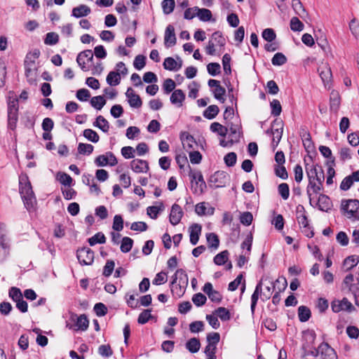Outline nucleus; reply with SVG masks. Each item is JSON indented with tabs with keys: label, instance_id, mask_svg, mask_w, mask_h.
Segmentation results:
<instances>
[{
	"label": "nucleus",
	"instance_id": "1",
	"mask_svg": "<svg viewBox=\"0 0 359 359\" xmlns=\"http://www.w3.org/2000/svg\"><path fill=\"white\" fill-rule=\"evenodd\" d=\"M305 170L309 180V184L306 187V194L311 201L313 194H318L323 190L325 175L321 166H318V165H309V163H306Z\"/></svg>",
	"mask_w": 359,
	"mask_h": 359
},
{
	"label": "nucleus",
	"instance_id": "2",
	"mask_svg": "<svg viewBox=\"0 0 359 359\" xmlns=\"http://www.w3.org/2000/svg\"><path fill=\"white\" fill-rule=\"evenodd\" d=\"M20 194L23 200L25 208L32 210L34 208L36 200L30 182L27 175L20 176L19 179Z\"/></svg>",
	"mask_w": 359,
	"mask_h": 359
},
{
	"label": "nucleus",
	"instance_id": "3",
	"mask_svg": "<svg viewBox=\"0 0 359 359\" xmlns=\"http://www.w3.org/2000/svg\"><path fill=\"white\" fill-rule=\"evenodd\" d=\"M341 210L344 216L352 220L359 219V201L357 199L343 200Z\"/></svg>",
	"mask_w": 359,
	"mask_h": 359
},
{
	"label": "nucleus",
	"instance_id": "4",
	"mask_svg": "<svg viewBox=\"0 0 359 359\" xmlns=\"http://www.w3.org/2000/svg\"><path fill=\"white\" fill-rule=\"evenodd\" d=\"M18 100L17 98H9L8 102V127L14 130L18 121Z\"/></svg>",
	"mask_w": 359,
	"mask_h": 359
},
{
	"label": "nucleus",
	"instance_id": "5",
	"mask_svg": "<svg viewBox=\"0 0 359 359\" xmlns=\"http://www.w3.org/2000/svg\"><path fill=\"white\" fill-rule=\"evenodd\" d=\"M229 180V175L224 171L219 170L212 175L209 180L210 186L215 188L223 187Z\"/></svg>",
	"mask_w": 359,
	"mask_h": 359
},
{
	"label": "nucleus",
	"instance_id": "6",
	"mask_svg": "<svg viewBox=\"0 0 359 359\" xmlns=\"http://www.w3.org/2000/svg\"><path fill=\"white\" fill-rule=\"evenodd\" d=\"M77 259L82 265H91L94 261V252L89 248H83L77 250Z\"/></svg>",
	"mask_w": 359,
	"mask_h": 359
},
{
	"label": "nucleus",
	"instance_id": "7",
	"mask_svg": "<svg viewBox=\"0 0 359 359\" xmlns=\"http://www.w3.org/2000/svg\"><path fill=\"white\" fill-rule=\"evenodd\" d=\"M332 310L334 313H339L341 311H346L352 312L355 310L352 303L346 298H343L341 300H334L331 304Z\"/></svg>",
	"mask_w": 359,
	"mask_h": 359
},
{
	"label": "nucleus",
	"instance_id": "8",
	"mask_svg": "<svg viewBox=\"0 0 359 359\" xmlns=\"http://www.w3.org/2000/svg\"><path fill=\"white\" fill-rule=\"evenodd\" d=\"M93 57L94 55L91 50H86L79 53L76 62L83 71L87 72L89 70V67L86 66V63L92 62Z\"/></svg>",
	"mask_w": 359,
	"mask_h": 359
},
{
	"label": "nucleus",
	"instance_id": "9",
	"mask_svg": "<svg viewBox=\"0 0 359 359\" xmlns=\"http://www.w3.org/2000/svg\"><path fill=\"white\" fill-rule=\"evenodd\" d=\"M319 75L325 87H330V83L332 78L330 67L327 64H323L318 69Z\"/></svg>",
	"mask_w": 359,
	"mask_h": 359
},
{
	"label": "nucleus",
	"instance_id": "10",
	"mask_svg": "<svg viewBox=\"0 0 359 359\" xmlns=\"http://www.w3.org/2000/svg\"><path fill=\"white\" fill-rule=\"evenodd\" d=\"M177 39L173 25H168L165 30L164 44L166 48H170L176 44Z\"/></svg>",
	"mask_w": 359,
	"mask_h": 359
},
{
	"label": "nucleus",
	"instance_id": "11",
	"mask_svg": "<svg viewBox=\"0 0 359 359\" xmlns=\"http://www.w3.org/2000/svg\"><path fill=\"white\" fill-rule=\"evenodd\" d=\"M183 215L184 212L182 208L178 204H173L169 216L170 222L174 226L178 224Z\"/></svg>",
	"mask_w": 359,
	"mask_h": 359
},
{
	"label": "nucleus",
	"instance_id": "12",
	"mask_svg": "<svg viewBox=\"0 0 359 359\" xmlns=\"http://www.w3.org/2000/svg\"><path fill=\"white\" fill-rule=\"evenodd\" d=\"M189 176L193 180H196V182H198L199 184V189H195V194L201 195L203 193H204L207 185L206 183L203 179V175L201 171L197 170L192 172L191 171L189 173Z\"/></svg>",
	"mask_w": 359,
	"mask_h": 359
},
{
	"label": "nucleus",
	"instance_id": "13",
	"mask_svg": "<svg viewBox=\"0 0 359 359\" xmlns=\"http://www.w3.org/2000/svg\"><path fill=\"white\" fill-rule=\"evenodd\" d=\"M126 96L128 98V103L131 107L140 108L142 105V101L140 97L135 93L132 88H128Z\"/></svg>",
	"mask_w": 359,
	"mask_h": 359
},
{
	"label": "nucleus",
	"instance_id": "14",
	"mask_svg": "<svg viewBox=\"0 0 359 359\" xmlns=\"http://www.w3.org/2000/svg\"><path fill=\"white\" fill-rule=\"evenodd\" d=\"M318 351L324 355L323 359H337V355L335 351L325 342H323L320 344L318 348Z\"/></svg>",
	"mask_w": 359,
	"mask_h": 359
},
{
	"label": "nucleus",
	"instance_id": "15",
	"mask_svg": "<svg viewBox=\"0 0 359 359\" xmlns=\"http://www.w3.org/2000/svg\"><path fill=\"white\" fill-rule=\"evenodd\" d=\"M132 170L137 173L147 172L149 170V165L146 161L141 159H134L130 162Z\"/></svg>",
	"mask_w": 359,
	"mask_h": 359
},
{
	"label": "nucleus",
	"instance_id": "16",
	"mask_svg": "<svg viewBox=\"0 0 359 359\" xmlns=\"http://www.w3.org/2000/svg\"><path fill=\"white\" fill-rule=\"evenodd\" d=\"M180 140L184 149L187 151L194 149V144H196L194 137L187 132H182L180 134Z\"/></svg>",
	"mask_w": 359,
	"mask_h": 359
},
{
	"label": "nucleus",
	"instance_id": "17",
	"mask_svg": "<svg viewBox=\"0 0 359 359\" xmlns=\"http://www.w3.org/2000/svg\"><path fill=\"white\" fill-rule=\"evenodd\" d=\"M184 100L185 94L181 89L175 90L170 98V102L177 107H182Z\"/></svg>",
	"mask_w": 359,
	"mask_h": 359
},
{
	"label": "nucleus",
	"instance_id": "18",
	"mask_svg": "<svg viewBox=\"0 0 359 359\" xmlns=\"http://www.w3.org/2000/svg\"><path fill=\"white\" fill-rule=\"evenodd\" d=\"M201 233V226L198 224H194L189 227L190 243L195 245L199 240V236Z\"/></svg>",
	"mask_w": 359,
	"mask_h": 359
},
{
	"label": "nucleus",
	"instance_id": "19",
	"mask_svg": "<svg viewBox=\"0 0 359 359\" xmlns=\"http://www.w3.org/2000/svg\"><path fill=\"white\" fill-rule=\"evenodd\" d=\"M297 219L301 227H306L309 225L308 218L306 215V210L303 205H299L297 207Z\"/></svg>",
	"mask_w": 359,
	"mask_h": 359
},
{
	"label": "nucleus",
	"instance_id": "20",
	"mask_svg": "<svg viewBox=\"0 0 359 359\" xmlns=\"http://www.w3.org/2000/svg\"><path fill=\"white\" fill-rule=\"evenodd\" d=\"M91 12L90 8L86 5L81 4L74 7L72 11V15L76 18H80L88 15Z\"/></svg>",
	"mask_w": 359,
	"mask_h": 359
},
{
	"label": "nucleus",
	"instance_id": "21",
	"mask_svg": "<svg viewBox=\"0 0 359 359\" xmlns=\"http://www.w3.org/2000/svg\"><path fill=\"white\" fill-rule=\"evenodd\" d=\"M262 279L256 285L255 290L251 296V306L250 309L252 313H255V307L259 299V295L262 294Z\"/></svg>",
	"mask_w": 359,
	"mask_h": 359
},
{
	"label": "nucleus",
	"instance_id": "22",
	"mask_svg": "<svg viewBox=\"0 0 359 359\" xmlns=\"http://www.w3.org/2000/svg\"><path fill=\"white\" fill-rule=\"evenodd\" d=\"M187 285H180L177 282L172 280L170 283V290L175 297L180 298L183 296L186 291Z\"/></svg>",
	"mask_w": 359,
	"mask_h": 359
},
{
	"label": "nucleus",
	"instance_id": "23",
	"mask_svg": "<svg viewBox=\"0 0 359 359\" xmlns=\"http://www.w3.org/2000/svg\"><path fill=\"white\" fill-rule=\"evenodd\" d=\"M163 67L169 71H178L182 67V60L180 64L171 57H168L164 60Z\"/></svg>",
	"mask_w": 359,
	"mask_h": 359
},
{
	"label": "nucleus",
	"instance_id": "24",
	"mask_svg": "<svg viewBox=\"0 0 359 359\" xmlns=\"http://www.w3.org/2000/svg\"><path fill=\"white\" fill-rule=\"evenodd\" d=\"M177 280L178 283H180V285H184L187 286L188 285V276L185 271L182 269H177L172 276V280H174L175 283L177 282Z\"/></svg>",
	"mask_w": 359,
	"mask_h": 359
},
{
	"label": "nucleus",
	"instance_id": "25",
	"mask_svg": "<svg viewBox=\"0 0 359 359\" xmlns=\"http://www.w3.org/2000/svg\"><path fill=\"white\" fill-rule=\"evenodd\" d=\"M0 247L5 250L10 248L6 236V226L3 223H0Z\"/></svg>",
	"mask_w": 359,
	"mask_h": 359
},
{
	"label": "nucleus",
	"instance_id": "26",
	"mask_svg": "<svg viewBox=\"0 0 359 359\" xmlns=\"http://www.w3.org/2000/svg\"><path fill=\"white\" fill-rule=\"evenodd\" d=\"M194 10L196 11V16H198L201 21H210L212 17V13L209 9L194 7Z\"/></svg>",
	"mask_w": 359,
	"mask_h": 359
},
{
	"label": "nucleus",
	"instance_id": "27",
	"mask_svg": "<svg viewBox=\"0 0 359 359\" xmlns=\"http://www.w3.org/2000/svg\"><path fill=\"white\" fill-rule=\"evenodd\" d=\"M318 208L320 210L327 211L331 208V201L325 194H320L318 200Z\"/></svg>",
	"mask_w": 359,
	"mask_h": 359
},
{
	"label": "nucleus",
	"instance_id": "28",
	"mask_svg": "<svg viewBox=\"0 0 359 359\" xmlns=\"http://www.w3.org/2000/svg\"><path fill=\"white\" fill-rule=\"evenodd\" d=\"M95 127H97L104 133H107L109 130V123L107 120L102 116L100 115L96 118L95 121L93 123Z\"/></svg>",
	"mask_w": 359,
	"mask_h": 359
},
{
	"label": "nucleus",
	"instance_id": "29",
	"mask_svg": "<svg viewBox=\"0 0 359 359\" xmlns=\"http://www.w3.org/2000/svg\"><path fill=\"white\" fill-rule=\"evenodd\" d=\"M186 348L191 353L198 352L201 347V343L197 338H191L186 343Z\"/></svg>",
	"mask_w": 359,
	"mask_h": 359
},
{
	"label": "nucleus",
	"instance_id": "30",
	"mask_svg": "<svg viewBox=\"0 0 359 359\" xmlns=\"http://www.w3.org/2000/svg\"><path fill=\"white\" fill-rule=\"evenodd\" d=\"M330 102V109L337 111L340 105V96L337 91L331 92Z\"/></svg>",
	"mask_w": 359,
	"mask_h": 359
},
{
	"label": "nucleus",
	"instance_id": "31",
	"mask_svg": "<svg viewBox=\"0 0 359 359\" xmlns=\"http://www.w3.org/2000/svg\"><path fill=\"white\" fill-rule=\"evenodd\" d=\"M158 206H149L147 209V215L151 218V219H156L158 217V215L160 212L163 211L164 210V205L162 202H159Z\"/></svg>",
	"mask_w": 359,
	"mask_h": 359
},
{
	"label": "nucleus",
	"instance_id": "32",
	"mask_svg": "<svg viewBox=\"0 0 359 359\" xmlns=\"http://www.w3.org/2000/svg\"><path fill=\"white\" fill-rule=\"evenodd\" d=\"M311 311L306 306H300L298 308V317L301 322H306L311 318Z\"/></svg>",
	"mask_w": 359,
	"mask_h": 359
},
{
	"label": "nucleus",
	"instance_id": "33",
	"mask_svg": "<svg viewBox=\"0 0 359 359\" xmlns=\"http://www.w3.org/2000/svg\"><path fill=\"white\" fill-rule=\"evenodd\" d=\"M219 109L215 105H210L203 113V115L205 118L208 119H213L216 117V116L219 114Z\"/></svg>",
	"mask_w": 359,
	"mask_h": 359
},
{
	"label": "nucleus",
	"instance_id": "34",
	"mask_svg": "<svg viewBox=\"0 0 359 359\" xmlns=\"http://www.w3.org/2000/svg\"><path fill=\"white\" fill-rule=\"evenodd\" d=\"M121 75L118 72H114V71H111L110 72L107 76V83L109 85V86H117L121 82Z\"/></svg>",
	"mask_w": 359,
	"mask_h": 359
},
{
	"label": "nucleus",
	"instance_id": "35",
	"mask_svg": "<svg viewBox=\"0 0 359 359\" xmlns=\"http://www.w3.org/2000/svg\"><path fill=\"white\" fill-rule=\"evenodd\" d=\"M359 262L358 255H351L346 258L344 261V266L346 271L352 269Z\"/></svg>",
	"mask_w": 359,
	"mask_h": 359
},
{
	"label": "nucleus",
	"instance_id": "36",
	"mask_svg": "<svg viewBox=\"0 0 359 359\" xmlns=\"http://www.w3.org/2000/svg\"><path fill=\"white\" fill-rule=\"evenodd\" d=\"M76 326L78 330L86 331L89 326V320L85 314H82L77 317L76 321Z\"/></svg>",
	"mask_w": 359,
	"mask_h": 359
},
{
	"label": "nucleus",
	"instance_id": "37",
	"mask_svg": "<svg viewBox=\"0 0 359 359\" xmlns=\"http://www.w3.org/2000/svg\"><path fill=\"white\" fill-rule=\"evenodd\" d=\"M210 130L213 133H217L222 137H225L228 132V128L219 123L214 122L210 125Z\"/></svg>",
	"mask_w": 359,
	"mask_h": 359
},
{
	"label": "nucleus",
	"instance_id": "38",
	"mask_svg": "<svg viewBox=\"0 0 359 359\" xmlns=\"http://www.w3.org/2000/svg\"><path fill=\"white\" fill-rule=\"evenodd\" d=\"M90 102L91 106L97 110H101L106 104V100L102 95L93 97Z\"/></svg>",
	"mask_w": 359,
	"mask_h": 359
},
{
	"label": "nucleus",
	"instance_id": "39",
	"mask_svg": "<svg viewBox=\"0 0 359 359\" xmlns=\"http://www.w3.org/2000/svg\"><path fill=\"white\" fill-rule=\"evenodd\" d=\"M40 56V50L39 49H34L32 51L28 53L25 58V65L34 66L35 64V60Z\"/></svg>",
	"mask_w": 359,
	"mask_h": 359
},
{
	"label": "nucleus",
	"instance_id": "40",
	"mask_svg": "<svg viewBox=\"0 0 359 359\" xmlns=\"http://www.w3.org/2000/svg\"><path fill=\"white\" fill-rule=\"evenodd\" d=\"M207 242L210 248L217 249L219 245V240L214 233H208L206 236Z\"/></svg>",
	"mask_w": 359,
	"mask_h": 359
},
{
	"label": "nucleus",
	"instance_id": "41",
	"mask_svg": "<svg viewBox=\"0 0 359 359\" xmlns=\"http://www.w3.org/2000/svg\"><path fill=\"white\" fill-rule=\"evenodd\" d=\"M212 93L216 100L219 101L222 103H224L226 100L224 97V95L226 93V90L221 85L217 86V88L212 90Z\"/></svg>",
	"mask_w": 359,
	"mask_h": 359
},
{
	"label": "nucleus",
	"instance_id": "42",
	"mask_svg": "<svg viewBox=\"0 0 359 359\" xmlns=\"http://www.w3.org/2000/svg\"><path fill=\"white\" fill-rule=\"evenodd\" d=\"M106 242V238L102 232L95 233L93 236L88 238L90 245L93 246L97 243L103 244Z\"/></svg>",
	"mask_w": 359,
	"mask_h": 359
},
{
	"label": "nucleus",
	"instance_id": "43",
	"mask_svg": "<svg viewBox=\"0 0 359 359\" xmlns=\"http://www.w3.org/2000/svg\"><path fill=\"white\" fill-rule=\"evenodd\" d=\"M228 256V250H224L214 257V263L219 266L223 265L227 262Z\"/></svg>",
	"mask_w": 359,
	"mask_h": 359
},
{
	"label": "nucleus",
	"instance_id": "44",
	"mask_svg": "<svg viewBox=\"0 0 359 359\" xmlns=\"http://www.w3.org/2000/svg\"><path fill=\"white\" fill-rule=\"evenodd\" d=\"M287 286V283L285 278H283L282 287L281 288H278V291H277L272 297V303L274 305H278L280 302V292H283Z\"/></svg>",
	"mask_w": 359,
	"mask_h": 359
},
{
	"label": "nucleus",
	"instance_id": "45",
	"mask_svg": "<svg viewBox=\"0 0 359 359\" xmlns=\"http://www.w3.org/2000/svg\"><path fill=\"white\" fill-rule=\"evenodd\" d=\"M215 313L222 320H229L231 318L229 311L224 307H219L215 311Z\"/></svg>",
	"mask_w": 359,
	"mask_h": 359
},
{
	"label": "nucleus",
	"instance_id": "46",
	"mask_svg": "<svg viewBox=\"0 0 359 359\" xmlns=\"http://www.w3.org/2000/svg\"><path fill=\"white\" fill-rule=\"evenodd\" d=\"M271 134L273 135L272 146L273 149H275L281 140L283 135V127L275 130L271 129Z\"/></svg>",
	"mask_w": 359,
	"mask_h": 359
},
{
	"label": "nucleus",
	"instance_id": "47",
	"mask_svg": "<svg viewBox=\"0 0 359 359\" xmlns=\"http://www.w3.org/2000/svg\"><path fill=\"white\" fill-rule=\"evenodd\" d=\"M133 241L129 237H123L121 245V251L126 253L130 251L133 248Z\"/></svg>",
	"mask_w": 359,
	"mask_h": 359
},
{
	"label": "nucleus",
	"instance_id": "48",
	"mask_svg": "<svg viewBox=\"0 0 359 359\" xmlns=\"http://www.w3.org/2000/svg\"><path fill=\"white\" fill-rule=\"evenodd\" d=\"M94 147L90 144L79 143L78 145V152L80 154L90 155L93 151Z\"/></svg>",
	"mask_w": 359,
	"mask_h": 359
},
{
	"label": "nucleus",
	"instance_id": "49",
	"mask_svg": "<svg viewBox=\"0 0 359 359\" xmlns=\"http://www.w3.org/2000/svg\"><path fill=\"white\" fill-rule=\"evenodd\" d=\"M161 5L163 13L166 15H168L173 11L175 2V0H163Z\"/></svg>",
	"mask_w": 359,
	"mask_h": 359
},
{
	"label": "nucleus",
	"instance_id": "50",
	"mask_svg": "<svg viewBox=\"0 0 359 359\" xmlns=\"http://www.w3.org/2000/svg\"><path fill=\"white\" fill-rule=\"evenodd\" d=\"M83 136L89 141L96 143L99 141L98 134L92 129H86L83 130Z\"/></svg>",
	"mask_w": 359,
	"mask_h": 359
},
{
	"label": "nucleus",
	"instance_id": "51",
	"mask_svg": "<svg viewBox=\"0 0 359 359\" xmlns=\"http://www.w3.org/2000/svg\"><path fill=\"white\" fill-rule=\"evenodd\" d=\"M287 58L282 53H276L272 57L271 62L274 66H281L286 63Z\"/></svg>",
	"mask_w": 359,
	"mask_h": 359
},
{
	"label": "nucleus",
	"instance_id": "52",
	"mask_svg": "<svg viewBox=\"0 0 359 359\" xmlns=\"http://www.w3.org/2000/svg\"><path fill=\"white\" fill-rule=\"evenodd\" d=\"M57 177V180L65 186H71L73 181L71 176L65 172H59Z\"/></svg>",
	"mask_w": 359,
	"mask_h": 359
},
{
	"label": "nucleus",
	"instance_id": "53",
	"mask_svg": "<svg viewBox=\"0 0 359 359\" xmlns=\"http://www.w3.org/2000/svg\"><path fill=\"white\" fill-rule=\"evenodd\" d=\"M59 41V36L55 32H48L46 34L44 39V43L46 45H55Z\"/></svg>",
	"mask_w": 359,
	"mask_h": 359
},
{
	"label": "nucleus",
	"instance_id": "54",
	"mask_svg": "<svg viewBox=\"0 0 359 359\" xmlns=\"http://www.w3.org/2000/svg\"><path fill=\"white\" fill-rule=\"evenodd\" d=\"M176 84L172 79H166L163 84V89L165 94H169L175 90Z\"/></svg>",
	"mask_w": 359,
	"mask_h": 359
},
{
	"label": "nucleus",
	"instance_id": "55",
	"mask_svg": "<svg viewBox=\"0 0 359 359\" xmlns=\"http://www.w3.org/2000/svg\"><path fill=\"white\" fill-rule=\"evenodd\" d=\"M304 24L297 17L292 18L290 29L294 32H301L304 29Z\"/></svg>",
	"mask_w": 359,
	"mask_h": 359
},
{
	"label": "nucleus",
	"instance_id": "56",
	"mask_svg": "<svg viewBox=\"0 0 359 359\" xmlns=\"http://www.w3.org/2000/svg\"><path fill=\"white\" fill-rule=\"evenodd\" d=\"M292 6L294 11V12L299 15L301 18L303 17L304 14L306 13V11L299 0H292Z\"/></svg>",
	"mask_w": 359,
	"mask_h": 359
},
{
	"label": "nucleus",
	"instance_id": "57",
	"mask_svg": "<svg viewBox=\"0 0 359 359\" xmlns=\"http://www.w3.org/2000/svg\"><path fill=\"white\" fill-rule=\"evenodd\" d=\"M270 106L271 108V114L274 116H278L280 114L282 111V107L280 102L278 100H273Z\"/></svg>",
	"mask_w": 359,
	"mask_h": 359
},
{
	"label": "nucleus",
	"instance_id": "58",
	"mask_svg": "<svg viewBox=\"0 0 359 359\" xmlns=\"http://www.w3.org/2000/svg\"><path fill=\"white\" fill-rule=\"evenodd\" d=\"M206 301V297L201 292L196 293L192 297V302L196 306H201L204 305Z\"/></svg>",
	"mask_w": 359,
	"mask_h": 359
},
{
	"label": "nucleus",
	"instance_id": "59",
	"mask_svg": "<svg viewBox=\"0 0 359 359\" xmlns=\"http://www.w3.org/2000/svg\"><path fill=\"white\" fill-rule=\"evenodd\" d=\"M151 309H146L144 310L140 315L137 319V322L139 324H145L147 323L149 319L152 318V316L151 314Z\"/></svg>",
	"mask_w": 359,
	"mask_h": 359
},
{
	"label": "nucleus",
	"instance_id": "60",
	"mask_svg": "<svg viewBox=\"0 0 359 359\" xmlns=\"http://www.w3.org/2000/svg\"><path fill=\"white\" fill-rule=\"evenodd\" d=\"M112 228L114 231H121L123 229V219L120 215H116L114 217Z\"/></svg>",
	"mask_w": 359,
	"mask_h": 359
},
{
	"label": "nucleus",
	"instance_id": "61",
	"mask_svg": "<svg viewBox=\"0 0 359 359\" xmlns=\"http://www.w3.org/2000/svg\"><path fill=\"white\" fill-rule=\"evenodd\" d=\"M98 353L102 357H110L113 354V351L109 344H103L99 346Z\"/></svg>",
	"mask_w": 359,
	"mask_h": 359
},
{
	"label": "nucleus",
	"instance_id": "62",
	"mask_svg": "<svg viewBox=\"0 0 359 359\" xmlns=\"http://www.w3.org/2000/svg\"><path fill=\"white\" fill-rule=\"evenodd\" d=\"M207 69L211 76H215L220 73L221 67L217 62H211L208 65Z\"/></svg>",
	"mask_w": 359,
	"mask_h": 359
},
{
	"label": "nucleus",
	"instance_id": "63",
	"mask_svg": "<svg viewBox=\"0 0 359 359\" xmlns=\"http://www.w3.org/2000/svg\"><path fill=\"white\" fill-rule=\"evenodd\" d=\"M145 65H146L145 56H144L143 55H138L135 57L134 62H133V65L136 69H137V70L142 69V68H144Z\"/></svg>",
	"mask_w": 359,
	"mask_h": 359
},
{
	"label": "nucleus",
	"instance_id": "64",
	"mask_svg": "<svg viewBox=\"0 0 359 359\" xmlns=\"http://www.w3.org/2000/svg\"><path fill=\"white\" fill-rule=\"evenodd\" d=\"M216 349L217 346H214L211 344H208L205 348L204 353L207 357V359H216Z\"/></svg>",
	"mask_w": 359,
	"mask_h": 359
}]
</instances>
